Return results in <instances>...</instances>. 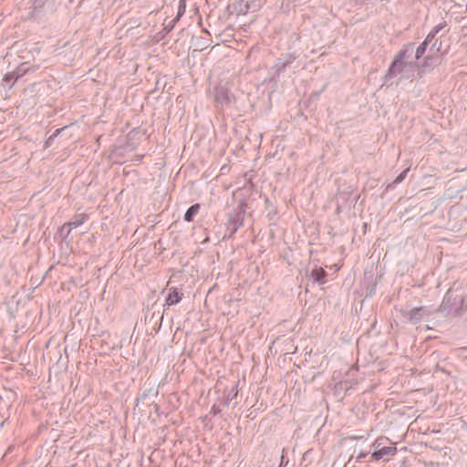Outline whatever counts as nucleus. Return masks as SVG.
Here are the masks:
<instances>
[{
    "mask_svg": "<svg viewBox=\"0 0 467 467\" xmlns=\"http://www.w3.org/2000/svg\"><path fill=\"white\" fill-rule=\"evenodd\" d=\"M409 52V45L405 46L394 57L393 62L391 63L389 74L396 75L401 73L405 67V58L407 57V54Z\"/></svg>",
    "mask_w": 467,
    "mask_h": 467,
    "instance_id": "nucleus-1",
    "label": "nucleus"
},
{
    "mask_svg": "<svg viewBox=\"0 0 467 467\" xmlns=\"http://www.w3.org/2000/svg\"><path fill=\"white\" fill-rule=\"evenodd\" d=\"M381 440V438L377 439L373 444L376 450L371 454V458L374 461H379L385 458L386 456H393L397 452V448L395 446L380 447Z\"/></svg>",
    "mask_w": 467,
    "mask_h": 467,
    "instance_id": "nucleus-2",
    "label": "nucleus"
},
{
    "mask_svg": "<svg viewBox=\"0 0 467 467\" xmlns=\"http://www.w3.org/2000/svg\"><path fill=\"white\" fill-rule=\"evenodd\" d=\"M200 210V204L196 203L192 205L184 214V220L187 222H192L194 216L198 213Z\"/></svg>",
    "mask_w": 467,
    "mask_h": 467,
    "instance_id": "nucleus-3",
    "label": "nucleus"
},
{
    "mask_svg": "<svg viewBox=\"0 0 467 467\" xmlns=\"http://www.w3.org/2000/svg\"><path fill=\"white\" fill-rule=\"evenodd\" d=\"M181 299H182L181 294L176 289H173L168 295V296L166 298V304L168 306H172L174 304L179 303L181 301Z\"/></svg>",
    "mask_w": 467,
    "mask_h": 467,
    "instance_id": "nucleus-4",
    "label": "nucleus"
},
{
    "mask_svg": "<svg viewBox=\"0 0 467 467\" xmlns=\"http://www.w3.org/2000/svg\"><path fill=\"white\" fill-rule=\"evenodd\" d=\"M432 40H429L428 36L425 37L424 41L418 47L416 53H415V58L419 60L423 54L425 53L427 49V46L431 42Z\"/></svg>",
    "mask_w": 467,
    "mask_h": 467,
    "instance_id": "nucleus-5",
    "label": "nucleus"
},
{
    "mask_svg": "<svg viewBox=\"0 0 467 467\" xmlns=\"http://www.w3.org/2000/svg\"><path fill=\"white\" fill-rule=\"evenodd\" d=\"M326 272L323 268H316L311 272V276L315 281H322L326 276Z\"/></svg>",
    "mask_w": 467,
    "mask_h": 467,
    "instance_id": "nucleus-6",
    "label": "nucleus"
},
{
    "mask_svg": "<svg viewBox=\"0 0 467 467\" xmlns=\"http://www.w3.org/2000/svg\"><path fill=\"white\" fill-rule=\"evenodd\" d=\"M445 23H441L437 26H435L431 30V32L427 35L428 36V38L429 40H433L435 36L442 29L444 28L445 26Z\"/></svg>",
    "mask_w": 467,
    "mask_h": 467,
    "instance_id": "nucleus-7",
    "label": "nucleus"
},
{
    "mask_svg": "<svg viewBox=\"0 0 467 467\" xmlns=\"http://www.w3.org/2000/svg\"><path fill=\"white\" fill-rule=\"evenodd\" d=\"M186 10V1L185 0H180L179 2V8H178V14H177V19H179L185 12Z\"/></svg>",
    "mask_w": 467,
    "mask_h": 467,
    "instance_id": "nucleus-8",
    "label": "nucleus"
},
{
    "mask_svg": "<svg viewBox=\"0 0 467 467\" xmlns=\"http://www.w3.org/2000/svg\"><path fill=\"white\" fill-rule=\"evenodd\" d=\"M408 171H409V168H408V169H406L405 171H402V172H401V173H400V175H399V176L394 180V182H394L395 184L401 182L405 179V177H406V175H407V172H408Z\"/></svg>",
    "mask_w": 467,
    "mask_h": 467,
    "instance_id": "nucleus-9",
    "label": "nucleus"
},
{
    "mask_svg": "<svg viewBox=\"0 0 467 467\" xmlns=\"http://www.w3.org/2000/svg\"><path fill=\"white\" fill-rule=\"evenodd\" d=\"M432 58H433V56H432V55H428V56L424 58V60H423L422 64L420 65V67H430V66L431 65V60H432Z\"/></svg>",
    "mask_w": 467,
    "mask_h": 467,
    "instance_id": "nucleus-10",
    "label": "nucleus"
},
{
    "mask_svg": "<svg viewBox=\"0 0 467 467\" xmlns=\"http://www.w3.org/2000/svg\"><path fill=\"white\" fill-rule=\"evenodd\" d=\"M83 223V220H80V221H75V222H70L68 223L67 224L70 226V227H73V228H76L79 225H81Z\"/></svg>",
    "mask_w": 467,
    "mask_h": 467,
    "instance_id": "nucleus-11",
    "label": "nucleus"
},
{
    "mask_svg": "<svg viewBox=\"0 0 467 467\" xmlns=\"http://www.w3.org/2000/svg\"><path fill=\"white\" fill-rule=\"evenodd\" d=\"M420 309L419 308H415V309H412L410 312V319H412L413 316L419 311Z\"/></svg>",
    "mask_w": 467,
    "mask_h": 467,
    "instance_id": "nucleus-12",
    "label": "nucleus"
}]
</instances>
